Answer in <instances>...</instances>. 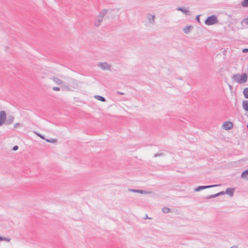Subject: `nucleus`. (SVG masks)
Masks as SVG:
<instances>
[{"label": "nucleus", "mask_w": 248, "mask_h": 248, "mask_svg": "<svg viewBox=\"0 0 248 248\" xmlns=\"http://www.w3.org/2000/svg\"><path fill=\"white\" fill-rule=\"evenodd\" d=\"M118 11V9L110 10V11L108 9H103L100 12L99 15L97 17L96 20L100 22H101L103 21L104 16L108 13L111 16L113 17L116 16Z\"/></svg>", "instance_id": "f257e3e1"}, {"label": "nucleus", "mask_w": 248, "mask_h": 248, "mask_svg": "<svg viewBox=\"0 0 248 248\" xmlns=\"http://www.w3.org/2000/svg\"><path fill=\"white\" fill-rule=\"evenodd\" d=\"M232 78L239 84L244 83L247 81L248 75L246 73H244L242 75L236 74L233 75Z\"/></svg>", "instance_id": "f03ea898"}, {"label": "nucleus", "mask_w": 248, "mask_h": 248, "mask_svg": "<svg viewBox=\"0 0 248 248\" xmlns=\"http://www.w3.org/2000/svg\"><path fill=\"white\" fill-rule=\"evenodd\" d=\"M218 22L217 16L213 15L207 18L205 21V24L207 25H212L217 24Z\"/></svg>", "instance_id": "7ed1b4c3"}, {"label": "nucleus", "mask_w": 248, "mask_h": 248, "mask_svg": "<svg viewBox=\"0 0 248 248\" xmlns=\"http://www.w3.org/2000/svg\"><path fill=\"white\" fill-rule=\"evenodd\" d=\"M66 81L72 89H77L78 87V82L75 79L72 78H68Z\"/></svg>", "instance_id": "20e7f679"}, {"label": "nucleus", "mask_w": 248, "mask_h": 248, "mask_svg": "<svg viewBox=\"0 0 248 248\" xmlns=\"http://www.w3.org/2000/svg\"><path fill=\"white\" fill-rule=\"evenodd\" d=\"M97 66L100 67L101 69L103 70H110L111 65L108 64L107 62H99L97 64Z\"/></svg>", "instance_id": "39448f33"}, {"label": "nucleus", "mask_w": 248, "mask_h": 248, "mask_svg": "<svg viewBox=\"0 0 248 248\" xmlns=\"http://www.w3.org/2000/svg\"><path fill=\"white\" fill-rule=\"evenodd\" d=\"M220 186V185H208V186H199L195 188V191L196 192H199L202 190H203L206 188H211V187H217Z\"/></svg>", "instance_id": "423d86ee"}, {"label": "nucleus", "mask_w": 248, "mask_h": 248, "mask_svg": "<svg viewBox=\"0 0 248 248\" xmlns=\"http://www.w3.org/2000/svg\"><path fill=\"white\" fill-rule=\"evenodd\" d=\"M7 118L6 113L4 110L0 111V126L5 124Z\"/></svg>", "instance_id": "0eeeda50"}, {"label": "nucleus", "mask_w": 248, "mask_h": 248, "mask_svg": "<svg viewBox=\"0 0 248 248\" xmlns=\"http://www.w3.org/2000/svg\"><path fill=\"white\" fill-rule=\"evenodd\" d=\"M61 88L62 91H71L73 90L67 82L64 81H63L61 86Z\"/></svg>", "instance_id": "6e6552de"}, {"label": "nucleus", "mask_w": 248, "mask_h": 248, "mask_svg": "<svg viewBox=\"0 0 248 248\" xmlns=\"http://www.w3.org/2000/svg\"><path fill=\"white\" fill-rule=\"evenodd\" d=\"M15 117L13 115H8L6 119V121L5 124L7 125H10L12 124L14 120Z\"/></svg>", "instance_id": "1a4fd4ad"}, {"label": "nucleus", "mask_w": 248, "mask_h": 248, "mask_svg": "<svg viewBox=\"0 0 248 248\" xmlns=\"http://www.w3.org/2000/svg\"><path fill=\"white\" fill-rule=\"evenodd\" d=\"M223 126L225 130H230L233 127V124L231 122H226L224 123Z\"/></svg>", "instance_id": "9d476101"}, {"label": "nucleus", "mask_w": 248, "mask_h": 248, "mask_svg": "<svg viewBox=\"0 0 248 248\" xmlns=\"http://www.w3.org/2000/svg\"><path fill=\"white\" fill-rule=\"evenodd\" d=\"M225 194V192H224V191H221V192H219L217 194H213V195H209L207 197H206L205 198L207 199H212V198H216V197H217L219 196H220V195H224Z\"/></svg>", "instance_id": "9b49d317"}, {"label": "nucleus", "mask_w": 248, "mask_h": 248, "mask_svg": "<svg viewBox=\"0 0 248 248\" xmlns=\"http://www.w3.org/2000/svg\"><path fill=\"white\" fill-rule=\"evenodd\" d=\"M129 191H132L133 192H135V193H139L140 194H149V193H151L150 192H148L146 190H139V189H129Z\"/></svg>", "instance_id": "f8f14e48"}, {"label": "nucleus", "mask_w": 248, "mask_h": 248, "mask_svg": "<svg viewBox=\"0 0 248 248\" xmlns=\"http://www.w3.org/2000/svg\"><path fill=\"white\" fill-rule=\"evenodd\" d=\"M176 10L179 11H181L186 15L189 16L190 15V12L188 10L186 9L184 7H178L176 8Z\"/></svg>", "instance_id": "ddd939ff"}, {"label": "nucleus", "mask_w": 248, "mask_h": 248, "mask_svg": "<svg viewBox=\"0 0 248 248\" xmlns=\"http://www.w3.org/2000/svg\"><path fill=\"white\" fill-rule=\"evenodd\" d=\"M234 190V188H228L225 191V194L229 195L231 197L233 196Z\"/></svg>", "instance_id": "4468645a"}, {"label": "nucleus", "mask_w": 248, "mask_h": 248, "mask_svg": "<svg viewBox=\"0 0 248 248\" xmlns=\"http://www.w3.org/2000/svg\"><path fill=\"white\" fill-rule=\"evenodd\" d=\"M242 108L246 111H248V100H244L242 102Z\"/></svg>", "instance_id": "2eb2a0df"}, {"label": "nucleus", "mask_w": 248, "mask_h": 248, "mask_svg": "<svg viewBox=\"0 0 248 248\" xmlns=\"http://www.w3.org/2000/svg\"><path fill=\"white\" fill-rule=\"evenodd\" d=\"M242 178L248 180V169L244 170L241 175Z\"/></svg>", "instance_id": "dca6fc26"}, {"label": "nucleus", "mask_w": 248, "mask_h": 248, "mask_svg": "<svg viewBox=\"0 0 248 248\" xmlns=\"http://www.w3.org/2000/svg\"><path fill=\"white\" fill-rule=\"evenodd\" d=\"M192 26H186L184 29H183V31L186 34H188L189 32H190V29H192Z\"/></svg>", "instance_id": "f3484780"}, {"label": "nucleus", "mask_w": 248, "mask_h": 248, "mask_svg": "<svg viewBox=\"0 0 248 248\" xmlns=\"http://www.w3.org/2000/svg\"><path fill=\"white\" fill-rule=\"evenodd\" d=\"M155 16L154 15H149L148 17V21L150 23H154L155 22Z\"/></svg>", "instance_id": "a211bd4d"}, {"label": "nucleus", "mask_w": 248, "mask_h": 248, "mask_svg": "<svg viewBox=\"0 0 248 248\" xmlns=\"http://www.w3.org/2000/svg\"><path fill=\"white\" fill-rule=\"evenodd\" d=\"M94 97L96 99H97V100H98L99 101H101L102 102H105L106 101V99L105 98V97H103L102 96L96 95L94 96Z\"/></svg>", "instance_id": "6ab92c4d"}, {"label": "nucleus", "mask_w": 248, "mask_h": 248, "mask_svg": "<svg viewBox=\"0 0 248 248\" xmlns=\"http://www.w3.org/2000/svg\"><path fill=\"white\" fill-rule=\"evenodd\" d=\"M243 93L245 98L248 99V87L245 88L244 89Z\"/></svg>", "instance_id": "aec40b11"}, {"label": "nucleus", "mask_w": 248, "mask_h": 248, "mask_svg": "<svg viewBox=\"0 0 248 248\" xmlns=\"http://www.w3.org/2000/svg\"><path fill=\"white\" fill-rule=\"evenodd\" d=\"M53 81L57 84H62L63 81H62L60 79L57 78H53Z\"/></svg>", "instance_id": "412c9836"}, {"label": "nucleus", "mask_w": 248, "mask_h": 248, "mask_svg": "<svg viewBox=\"0 0 248 248\" xmlns=\"http://www.w3.org/2000/svg\"><path fill=\"white\" fill-rule=\"evenodd\" d=\"M241 5L243 7H248V0H244L241 2Z\"/></svg>", "instance_id": "4be33fe9"}, {"label": "nucleus", "mask_w": 248, "mask_h": 248, "mask_svg": "<svg viewBox=\"0 0 248 248\" xmlns=\"http://www.w3.org/2000/svg\"><path fill=\"white\" fill-rule=\"evenodd\" d=\"M170 211V209L168 207H163L162 209V211L164 213H169Z\"/></svg>", "instance_id": "5701e85b"}, {"label": "nucleus", "mask_w": 248, "mask_h": 248, "mask_svg": "<svg viewBox=\"0 0 248 248\" xmlns=\"http://www.w3.org/2000/svg\"><path fill=\"white\" fill-rule=\"evenodd\" d=\"M46 141L47 142H49V143H55L56 142H57V140L53 139H46Z\"/></svg>", "instance_id": "b1692460"}, {"label": "nucleus", "mask_w": 248, "mask_h": 248, "mask_svg": "<svg viewBox=\"0 0 248 248\" xmlns=\"http://www.w3.org/2000/svg\"><path fill=\"white\" fill-rule=\"evenodd\" d=\"M241 23L242 24L245 23L246 24L248 25V17L243 19L242 21H241Z\"/></svg>", "instance_id": "393cba45"}, {"label": "nucleus", "mask_w": 248, "mask_h": 248, "mask_svg": "<svg viewBox=\"0 0 248 248\" xmlns=\"http://www.w3.org/2000/svg\"><path fill=\"white\" fill-rule=\"evenodd\" d=\"M164 155V154L163 153H157V154H155L154 155V157H158V156H163Z\"/></svg>", "instance_id": "a878e982"}, {"label": "nucleus", "mask_w": 248, "mask_h": 248, "mask_svg": "<svg viewBox=\"0 0 248 248\" xmlns=\"http://www.w3.org/2000/svg\"><path fill=\"white\" fill-rule=\"evenodd\" d=\"M100 23L99 21H98V20H97L96 19H95V21H94V26H95L96 27H98L100 24Z\"/></svg>", "instance_id": "bb28decb"}, {"label": "nucleus", "mask_w": 248, "mask_h": 248, "mask_svg": "<svg viewBox=\"0 0 248 248\" xmlns=\"http://www.w3.org/2000/svg\"><path fill=\"white\" fill-rule=\"evenodd\" d=\"M52 89H53V90L55 91H59L60 90V88L58 87H53Z\"/></svg>", "instance_id": "cd10ccee"}, {"label": "nucleus", "mask_w": 248, "mask_h": 248, "mask_svg": "<svg viewBox=\"0 0 248 248\" xmlns=\"http://www.w3.org/2000/svg\"><path fill=\"white\" fill-rule=\"evenodd\" d=\"M10 238H7V237H2V239L1 240H6L8 242H9L10 241Z\"/></svg>", "instance_id": "c85d7f7f"}, {"label": "nucleus", "mask_w": 248, "mask_h": 248, "mask_svg": "<svg viewBox=\"0 0 248 248\" xmlns=\"http://www.w3.org/2000/svg\"><path fill=\"white\" fill-rule=\"evenodd\" d=\"M18 149V146L17 145H15L13 148V150L16 151Z\"/></svg>", "instance_id": "c756f323"}, {"label": "nucleus", "mask_w": 248, "mask_h": 248, "mask_svg": "<svg viewBox=\"0 0 248 248\" xmlns=\"http://www.w3.org/2000/svg\"><path fill=\"white\" fill-rule=\"evenodd\" d=\"M20 125V123H16L14 124V127L15 128H17L18 126Z\"/></svg>", "instance_id": "7c9ffc66"}, {"label": "nucleus", "mask_w": 248, "mask_h": 248, "mask_svg": "<svg viewBox=\"0 0 248 248\" xmlns=\"http://www.w3.org/2000/svg\"><path fill=\"white\" fill-rule=\"evenodd\" d=\"M242 52H243V53H247V52H248V48H244V49L242 50Z\"/></svg>", "instance_id": "2f4dec72"}, {"label": "nucleus", "mask_w": 248, "mask_h": 248, "mask_svg": "<svg viewBox=\"0 0 248 248\" xmlns=\"http://www.w3.org/2000/svg\"><path fill=\"white\" fill-rule=\"evenodd\" d=\"M196 19L197 20V21H198V22H200V15H198L196 17Z\"/></svg>", "instance_id": "473e14b6"}, {"label": "nucleus", "mask_w": 248, "mask_h": 248, "mask_svg": "<svg viewBox=\"0 0 248 248\" xmlns=\"http://www.w3.org/2000/svg\"><path fill=\"white\" fill-rule=\"evenodd\" d=\"M117 94H121V95H124V93H123V92H119V91H117Z\"/></svg>", "instance_id": "72a5a7b5"}, {"label": "nucleus", "mask_w": 248, "mask_h": 248, "mask_svg": "<svg viewBox=\"0 0 248 248\" xmlns=\"http://www.w3.org/2000/svg\"><path fill=\"white\" fill-rule=\"evenodd\" d=\"M38 135L39 136V137H40L42 139H45V137L44 136L42 135L41 134H38Z\"/></svg>", "instance_id": "f704fd0d"}, {"label": "nucleus", "mask_w": 248, "mask_h": 248, "mask_svg": "<svg viewBox=\"0 0 248 248\" xmlns=\"http://www.w3.org/2000/svg\"><path fill=\"white\" fill-rule=\"evenodd\" d=\"M147 218H150V219L151 218H149L148 216H147V215H146L145 217H144V219H147Z\"/></svg>", "instance_id": "c9c22d12"}, {"label": "nucleus", "mask_w": 248, "mask_h": 248, "mask_svg": "<svg viewBox=\"0 0 248 248\" xmlns=\"http://www.w3.org/2000/svg\"><path fill=\"white\" fill-rule=\"evenodd\" d=\"M230 248H238L237 246H233L232 247H231Z\"/></svg>", "instance_id": "e433bc0d"}, {"label": "nucleus", "mask_w": 248, "mask_h": 248, "mask_svg": "<svg viewBox=\"0 0 248 248\" xmlns=\"http://www.w3.org/2000/svg\"><path fill=\"white\" fill-rule=\"evenodd\" d=\"M2 239V236H0V240H1Z\"/></svg>", "instance_id": "4c0bfd02"}]
</instances>
